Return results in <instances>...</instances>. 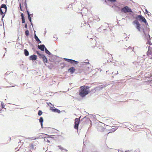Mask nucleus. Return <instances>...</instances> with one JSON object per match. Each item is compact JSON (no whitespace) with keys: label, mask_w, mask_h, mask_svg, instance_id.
I'll list each match as a JSON object with an SVG mask.
<instances>
[{"label":"nucleus","mask_w":152,"mask_h":152,"mask_svg":"<svg viewBox=\"0 0 152 152\" xmlns=\"http://www.w3.org/2000/svg\"><path fill=\"white\" fill-rule=\"evenodd\" d=\"M90 87L88 86H83L80 87L79 91L80 96L83 98L88 94L90 92Z\"/></svg>","instance_id":"1"},{"label":"nucleus","mask_w":152,"mask_h":152,"mask_svg":"<svg viewBox=\"0 0 152 152\" xmlns=\"http://www.w3.org/2000/svg\"><path fill=\"white\" fill-rule=\"evenodd\" d=\"M7 10V7L5 4H3L0 8V15L2 16V20H3V18L4 17L5 14Z\"/></svg>","instance_id":"2"},{"label":"nucleus","mask_w":152,"mask_h":152,"mask_svg":"<svg viewBox=\"0 0 152 152\" xmlns=\"http://www.w3.org/2000/svg\"><path fill=\"white\" fill-rule=\"evenodd\" d=\"M136 20L140 21H141L145 23L146 25H148V23L145 18L141 15H138L136 18Z\"/></svg>","instance_id":"3"},{"label":"nucleus","mask_w":152,"mask_h":152,"mask_svg":"<svg viewBox=\"0 0 152 152\" xmlns=\"http://www.w3.org/2000/svg\"><path fill=\"white\" fill-rule=\"evenodd\" d=\"M132 24L135 26V27L138 31H140L141 25L139 23L138 20H134L132 22Z\"/></svg>","instance_id":"4"},{"label":"nucleus","mask_w":152,"mask_h":152,"mask_svg":"<svg viewBox=\"0 0 152 152\" xmlns=\"http://www.w3.org/2000/svg\"><path fill=\"white\" fill-rule=\"evenodd\" d=\"M121 10L122 12H124L125 13L133 12L131 9L127 6H125L122 8H121Z\"/></svg>","instance_id":"5"},{"label":"nucleus","mask_w":152,"mask_h":152,"mask_svg":"<svg viewBox=\"0 0 152 152\" xmlns=\"http://www.w3.org/2000/svg\"><path fill=\"white\" fill-rule=\"evenodd\" d=\"M64 59L65 61L69 62L72 64H77L78 63V61H76L73 59L67 58H64Z\"/></svg>","instance_id":"6"},{"label":"nucleus","mask_w":152,"mask_h":152,"mask_svg":"<svg viewBox=\"0 0 152 152\" xmlns=\"http://www.w3.org/2000/svg\"><path fill=\"white\" fill-rule=\"evenodd\" d=\"M80 118V117L79 118H76L75 119V125H74V128L76 129H77L78 128V126L80 122L79 119Z\"/></svg>","instance_id":"7"},{"label":"nucleus","mask_w":152,"mask_h":152,"mask_svg":"<svg viewBox=\"0 0 152 152\" xmlns=\"http://www.w3.org/2000/svg\"><path fill=\"white\" fill-rule=\"evenodd\" d=\"M42 59L44 63H47L48 62V59L46 56L42 54L40 57Z\"/></svg>","instance_id":"8"},{"label":"nucleus","mask_w":152,"mask_h":152,"mask_svg":"<svg viewBox=\"0 0 152 152\" xmlns=\"http://www.w3.org/2000/svg\"><path fill=\"white\" fill-rule=\"evenodd\" d=\"M81 65L83 66L84 67H87L88 68L89 67V66L90 65V64L88 62H83L81 63Z\"/></svg>","instance_id":"9"},{"label":"nucleus","mask_w":152,"mask_h":152,"mask_svg":"<svg viewBox=\"0 0 152 152\" xmlns=\"http://www.w3.org/2000/svg\"><path fill=\"white\" fill-rule=\"evenodd\" d=\"M38 48L40 49L42 51H44L45 49L46 48L45 45H41L38 46Z\"/></svg>","instance_id":"10"},{"label":"nucleus","mask_w":152,"mask_h":152,"mask_svg":"<svg viewBox=\"0 0 152 152\" xmlns=\"http://www.w3.org/2000/svg\"><path fill=\"white\" fill-rule=\"evenodd\" d=\"M50 110H52L53 112H57L58 113H60V111L59 110L56 108H53V107H50Z\"/></svg>","instance_id":"11"},{"label":"nucleus","mask_w":152,"mask_h":152,"mask_svg":"<svg viewBox=\"0 0 152 152\" xmlns=\"http://www.w3.org/2000/svg\"><path fill=\"white\" fill-rule=\"evenodd\" d=\"M29 59L31 60H35L37 59V57L36 55H33L29 57Z\"/></svg>","instance_id":"12"},{"label":"nucleus","mask_w":152,"mask_h":152,"mask_svg":"<svg viewBox=\"0 0 152 152\" xmlns=\"http://www.w3.org/2000/svg\"><path fill=\"white\" fill-rule=\"evenodd\" d=\"M75 70V69L73 67H71L68 70V71L71 72V74H73Z\"/></svg>","instance_id":"13"},{"label":"nucleus","mask_w":152,"mask_h":152,"mask_svg":"<svg viewBox=\"0 0 152 152\" xmlns=\"http://www.w3.org/2000/svg\"><path fill=\"white\" fill-rule=\"evenodd\" d=\"M24 54L26 56H28L29 55V52L27 49H24Z\"/></svg>","instance_id":"14"},{"label":"nucleus","mask_w":152,"mask_h":152,"mask_svg":"<svg viewBox=\"0 0 152 152\" xmlns=\"http://www.w3.org/2000/svg\"><path fill=\"white\" fill-rule=\"evenodd\" d=\"M35 31H34L35 33H34V37L35 39L36 40V41L37 42H38V41H39V39L38 37L36 34L35 33Z\"/></svg>","instance_id":"15"},{"label":"nucleus","mask_w":152,"mask_h":152,"mask_svg":"<svg viewBox=\"0 0 152 152\" xmlns=\"http://www.w3.org/2000/svg\"><path fill=\"white\" fill-rule=\"evenodd\" d=\"M107 85H102L100 86L99 87V90H102V89L104 88H105Z\"/></svg>","instance_id":"16"},{"label":"nucleus","mask_w":152,"mask_h":152,"mask_svg":"<svg viewBox=\"0 0 152 152\" xmlns=\"http://www.w3.org/2000/svg\"><path fill=\"white\" fill-rule=\"evenodd\" d=\"M107 85H102L100 86L99 87V90H102V89L104 88H105Z\"/></svg>","instance_id":"17"},{"label":"nucleus","mask_w":152,"mask_h":152,"mask_svg":"<svg viewBox=\"0 0 152 152\" xmlns=\"http://www.w3.org/2000/svg\"><path fill=\"white\" fill-rule=\"evenodd\" d=\"M107 85H102L100 86L99 87V90H102V89L104 88H105Z\"/></svg>","instance_id":"18"},{"label":"nucleus","mask_w":152,"mask_h":152,"mask_svg":"<svg viewBox=\"0 0 152 152\" xmlns=\"http://www.w3.org/2000/svg\"><path fill=\"white\" fill-rule=\"evenodd\" d=\"M45 53L48 55H50L51 54V53L46 48L45 49Z\"/></svg>","instance_id":"19"},{"label":"nucleus","mask_w":152,"mask_h":152,"mask_svg":"<svg viewBox=\"0 0 152 152\" xmlns=\"http://www.w3.org/2000/svg\"><path fill=\"white\" fill-rule=\"evenodd\" d=\"M25 7H26V10H27V14H28V16L30 15L29 12L28 11V9H27V4H26V3H25Z\"/></svg>","instance_id":"20"},{"label":"nucleus","mask_w":152,"mask_h":152,"mask_svg":"<svg viewBox=\"0 0 152 152\" xmlns=\"http://www.w3.org/2000/svg\"><path fill=\"white\" fill-rule=\"evenodd\" d=\"M39 122L40 124L43 123V119L42 117H40L39 119Z\"/></svg>","instance_id":"21"},{"label":"nucleus","mask_w":152,"mask_h":152,"mask_svg":"<svg viewBox=\"0 0 152 152\" xmlns=\"http://www.w3.org/2000/svg\"><path fill=\"white\" fill-rule=\"evenodd\" d=\"M29 31L28 30H26L25 31V35L26 36H28L29 35Z\"/></svg>","instance_id":"22"},{"label":"nucleus","mask_w":152,"mask_h":152,"mask_svg":"<svg viewBox=\"0 0 152 152\" xmlns=\"http://www.w3.org/2000/svg\"><path fill=\"white\" fill-rule=\"evenodd\" d=\"M42 113V112L41 110H39L38 112V115L39 116L41 115Z\"/></svg>","instance_id":"23"},{"label":"nucleus","mask_w":152,"mask_h":152,"mask_svg":"<svg viewBox=\"0 0 152 152\" xmlns=\"http://www.w3.org/2000/svg\"><path fill=\"white\" fill-rule=\"evenodd\" d=\"M60 150H61L62 151H63V150H64L66 152H67V151H68V150H67V149H65V148H64L62 147H61L60 148Z\"/></svg>","instance_id":"24"},{"label":"nucleus","mask_w":152,"mask_h":152,"mask_svg":"<svg viewBox=\"0 0 152 152\" xmlns=\"http://www.w3.org/2000/svg\"><path fill=\"white\" fill-rule=\"evenodd\" d=\"M22 23H25V19L24 18H22Z\"/></svg>","instance_id":"25"},{"label":"nucleus","mask_w":152,"mask_h":152,"mask_svg":"<svg viewBox=\"0 0 152 152\" xmlns=\"http://www.w3.org/2000/svg\"><path fill=\"white\" fill-rule=\"evenodd\" d=\"M28 19L29 20V21L31 23V18L30 16H30H28Z\"/></svg>","instance_id":"26"},{"label":"nucleus","mask_w":152,"mask_h":152,"mask_svg":"<svg viewBox=\"0 0 152 152\" xmlns=\"http://www.w3.org/2000/svg\"><path fill=\"white\" fill-rule=\"evenodd\" d=\"M44 140L45 141H47L49 143L50 142V141L48 140L47 138H45L44 139Z\"/></svg>","instance_id":"27"},{"label":"nucleus","mask_w":152,"mask_h":152,"mask_svg":"<svg viewBox=\"0 0 152 152\" xmlns=\"http://www.w3.org/2000/svg\"><path fill=\"white\" fill-rule=\"evenodd\" d=\"M36 53L39 55V57L42 55L39 53V51H36Z\"/></svg>","instance_id":"28"},{"label":"nucleus","mask_w":152,"mask_h":152,"mask_svg":"<svg viewBox=\"0 0 152 152\" xmlns=\"http://www.w3.org/2000/svg\"><path fill=\"white\" fill-rule=\"evenodd\" d=\"M145 11L146 13L148 15H149V13L151 14L150 12H148V11L147 9L145 10Z\"/></svg>","instance_id":"29"},{"label":"nucleus","mask_w":152,"mask_h":152,"mask_svg":"<svg viewBox=\"0 0 152 152\" xmlns=\"http://www.w3.org/2000/svg\"><path fill=\"white\" fill-rule=\"evenodd\" d=\"M30 147L31 148L34 149V146L33 144H31L30 145Z\"/></svg>","instance_id":"30"},{"label":"nucleus","mask_w":152,"mask_h":152,"mask_svg":"<svg viewBox=\"0 0 152 152\" xmlns=\"http://www.w3.org/2000/svg\"><path fill=\"white\" fill-rule=\"evenodd\" d=\"M20 13H21V18H24V15H23V13L22 12H21Z\"/></svg>","instance_id":"31"},{"label":"nucleus","mask_w":152,"mask_h":152,"mask_svg":"<svg viewBox=\"0 0 152 152\" xmlns=\"http://www.w3.org/2000/svg\"><path fill=\"white\" fill-rule=\"evenodd\" d=\"M32 140H35L37 139H38L39 138L38 137H32Z\"/></svg>","instance_id":"32"},{"label":"nucleus","mask_w":152,"mask_h":152,"mask_svg":"<svg viewBox=\"0 0 152 152\" xmlns=\"http://www.w3.org/2000/svg\"><path fill=\"white\" fill-rule=\"evenodd\" d=\"M48 105H49V104H51V107H54V105H53L51 103L49 102L48 103Z\"/></svg>","instance_id":"33"},{"label":"nucleus","mask_w":152,"mask_h":152,"mask_svg":"<svg viewBox=\"0 0 152 152\" xmlns=\"http://www.w3.org/2000/svg\"><path fill=\"white\" fill-rule=\"evenodd\" d=\"M1 105L2 107L3 108H4V104L2 102H1Z\"/></svg>","instance_id":"34"},{"label":"nucleus","mask_w":152,"mask_h":152,"mask_svg":"<svg viewBox=\"0 0 152 152\" xmlns=\"http://www.w3.org/2000/svg\"><path fill=\"white\" fill-rule=\"evenodd\" d=\"M25 28H27V23H26L25 25Z\"/></svg>","instance_id":"35"},{"label":"nucleus","mask_w":152,"mask_h":152,"mask_svg":"<svg viewBox=\"0 0 152 152\" xmlns=\"http://www.w3.org/2000/svg\"><path fill=\"white\" fill-rule=\"evenodd\" d=\"M60 149V148L62 147L61 145H58L57 146Z\"/></svg>","instance_id":"36"},{"label":"nucleus","mask_w":152,"mask_h":152,"mask_svg":"<svg viewBox=\"0 0 152 152\" xmlns=\"http://www.w3.org/2000/svg\"><path fill=\"white\" fill-rule=\"evenodd\" d=\"M41 124V127L42 128H43V123H42V124Z\"/></svg>","instance_id":"37"},{"label":"nucleus","mask_w":152,"mask_h":152,"mask_svg":"<svg viewBox=\"0 0 152 152\" xmlns=\"http://www.w3.org/2000/svg\"><path fill=\"white\" fill-rule=\"evenodd\" d=\"M30 15V16H31L32 17L33 16V14H31Z\"/></svg>","instance_id":"38"},{"label":"nucleus","mask_w":152,"mask_h":152,"mask_svg":"<svg viewBox=\"0 0 152 152\" xmlns=\"http://www.w3.org/2000/svg\"><path fill=\"white\" fill-rule=\"evenodd\" d=\"M118 74V71H117L116 72V73H115V75H117Z\"/></svg>","instance_id":"39"},{"label":"nucleus","mask_w":152,"mask_h":152,"mask_svg":"<svg viewBox=\"0 0 152 152\" xmlns=\"http://www.w3.org/2000/svg\"><path fill=\"white\" fill-rule=\"evenodd\" d=\"M148 44H149L150 45H151V43L150 42H149V41H148Z\"/></svg>","instance_id":"40"},{"label":"nucleus","mask_w":152,"mask_h":152,"mask_svg":"<svg viewBox=\"0 0 152 152\" xmlns=\"http://www.w3.org/2000/svg\"><path fill=\"white\" fill-rule=\"evenodd\" d=\"M112 130H113L112 131H115L116 129H115V128L112 129Z\"/></svg>","instance_id":"41"},{"label":"nucleus","mask_w":152,"mask_h":152,"mask_svg":"<svg viewBox=\"0 0 152 152\" xmlns=\"http://www.w3.org/2000/svg\"><path fill=\"white\" fill-rule=\"evenodd\" d=\"M38 42H39V44L41 43V41L39 40V41H38Z\"/></svg>","instance_id":"42"},{"label":"nucleus","mask_w":152,"mask_h":152,"mask_svg":"<svg viewBox=\"0 0 152 152\" xmlns=\"http://www.w3.org/2000/svg\"><path fill=\"white\" fill-rule=\"evenodd\" d=\"M31 25L32 26H33V24L31 22Z\"/></svg>","instance_id":"43"},{"label":"nucleus","mask_w":152,"mask_h":152,"mask_svg":"<svg viewBox=\"0 0 152 152\" xmlns=\"http://www.w3.org/2000/svg\"><path fill=\"white\" fill-rule=\"evenodd\" d=\"M121 64H124V62H122Z\"/></svg>","instance_id":"44"},{"label":"nucleus","mask_w":152,"mask_h":152,"mask_svg":"<svg viewBox=\"0 0 152 152\" xmlns=\"http://www.w3.org/2000/svg\"><path fill=\"white\" fill-rule=\"evenodd\" d=\"M19 6L20 7H20H21V4H20L19 5Z\"/></svg>","instance_id":"45"},{"label":"nucleus","mask_w":152,"mask_h":152,"mask_svg":"<svg viewBox=\"0 0 152 152\" xmlns=\"http://www.w3.org/2000/svg\"><path fill=\"white\" fill-rule=\"evenodd\" d=\"M19 6L20 7H20H21V4H20L19 5Z\"/></svg>","instance_id":"46"},{"label":"nucleus","mask_w":152,"mask_h":152,"mask_svg":"<svg viewBox=\"0 0 152 152\" xmlns=\"http://www.w3.org/2000/svg\"><path fill=\"white\" fill-rule=\"evenodd\" d=\"M20 10H21V11H22V7H20Z\"/></svg>","instance_id":"47"},{"label":"nucleus","mask_w":152,"mask_h":152,"mask_svg":"<svg viewBox=\"0 0 152 152\" xmlns=\"http://www.w3.org/2000/svg\"><path fill=\"white\" fill-rule=\"evenodd\" d=\"M132 48V47H131L130 46V47H129L128 48H129V49H130V48Z\"/></svg>","instance_id":"48"},{"label":"nucleus","mask_w":152,"mask_h":152,"mask_svg":"<svg viewBox=\"0 0 152 152\" xmlns=\"http://www.w3.org/2000/svg\"><path fill=\"white\" fill-rule=\"evenodd\" d=\"M115 6L116 7H117L118 8H119V7H118V6Z\"/></svg>","instance_id":"49"},{"label":"nucleus","mask_w":152,"mask_h":152,"mask_svg":"<svg viewBox=\"0 0 152 152\" xmlns=\"http://www.w3.org/2000/svg\"><path fill=\"white\" fill-rule=\"evenodd\" d=\"M4 49H5V51H7V49H6V48H4Z\"/></svg>","instance_id":"50"},{"label":"nucleus","mask_w":152,"mask_h":152,"mask_svg":"<svg viewBox=\"0 0 152 152\" xmlns=\"http://www.w3.org/2000/svg\"><path fill=\"white\" fill-rule=\"evenodd\" d=\"M42 135H40L39 136V137H42Z\"/></svg>","instance_id":"51"},{"label":"nucleus","mask_w":152,"mask_h":152,"mask_svg":"<svg viewBox=\"0 0 152 152\" xmlns=\"http://www.w3.org/2000/svg\"><path fill=\"white\" fill-rule=\"evenodd\" d=\"M148 56H150V54H148Z\"/></svg>","instance_id":"52"},{"label":"nucleus","mask_w":152,"mask_h":152,"mask_svg":"<svg viewBox=\"0 0 152 152\" xmlns=\"http://www.w3.org/2000/svg\"><path fill=\"white\" fill-rule=\"evenodd\" d=\"M107 72H108V71H106V73H107Z\"/></svg>","instance_id":"53"},{"label":"nucleus","mask_w":152,"mask_h":152,"mask_svg":"<svg viewBox=\"0 0 152 152\" xmlns=\"http://www.w3.org/2000/svg\"><path fill=\"white\" fill-rule=\"evenodd\" d=\"M6 74H8V73H7V72Z\"/></svg>","instance_id":"54"},{"label":"nucleus","mask_w":152,"mask_h":152,"mask_svg":"<svg viewBox=\"0 0 152 152\" xmlns=\"http://www.w3.org/2000/svg\"><path fill=\"white\" fill-rule=\"evenodd\" d=\"M17 149V148H15V149Z\"/></svg>","instance_id":"55"},{"label":"nucleus","mask_w":152,"mask_h":152,"mask_svg":"<svg viewBox=\"0 0 152 152\" xmlns=\"http://www.w3.org/2000/svg\"><path fill=\"white\" fill-rule=\"evenodd\" d=\"M25 116H28V115H25Z\"/></svg>","instance_id":"56"},{"label":"nucleus","mask_w":152,"mask_h":152,"mask_svg":"<svg viewBox=\"0 0 152 152\" xmlns=\"http://www.w3.org/2000/svg\"><path fill=\"white\" fill-rule=\"evenodd\" d=\"M26 0H25V3H26Z\"/></svg>","instance_id":"57"},{"label":"nucleus","mask_w":152,"mask_h":152,"mask_svg":"<svg viewBox=\"0 0 152 152\" xmlns=\"http://www.w3.org/2000/svg\"><path fill=\"white\" fill-rule=\"evenodd\" d=\"M127 151H125V152H127Z\"/></svg>","instance_id":"58"}]
</instances>
